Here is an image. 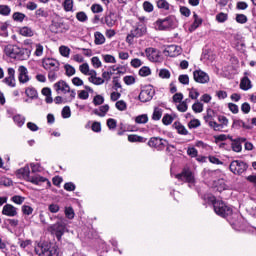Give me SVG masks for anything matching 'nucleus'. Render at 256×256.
Wrapping results in <instances>:
<instances>
[{
  "label": "nucleus",
  "mask_w": 256,
  "mask_h": 256,
  "mask_svg": "<svg viewBox=\"0 0 256 256\" xmlns=\"http://www.w3.org/2000/svg\"><path fill=\"white\" fill-rule=\"evenodd\" d=\"M53 87L57 95H67V93H70L68 97L64 98V103H71V101L77 97V92H75V90H71V87L69 84H67V82H65V80L56 82Z\"/></svg>",
  "instance_id": "f257e3e1"
},
{
  "label": "nucleus",
  "mask_w": 256,
  "mask_h": 256,
  "mask_svg": "<svg viewBox=\"0 0 256 256\" xmlns=\"http://www.w3.org/2000/svg\"><path fill=\"white\" fill-rule=\"evenodd\" d=\"M208 201L212 203L216 215H219L220 217H229V215L233 214V209L225 204V202L216 200L215 196H208Z\"/></svg>",
  "instance_id": "f03ea898"
},
{
  "label": "nucleus",
  "mask_w": 256,
  "mask_h": 256,
  "mask_svg": "<svg viewBox=\"0 0 256 256\" xmlns=\"http://www.w3.org/2000/svg\"><path fill=\"white\" fill-rule=\"evenodd\" d=\"M35 253L39 256H59V248L49 242H43L35 247Z\"/></svg>",
  "instance_id": "7ed1b4c3"
},
{
  "label": "nucleus",
  "mask_w": 256,
  "mask_h": 256,
  "mask_svg": "<svg viewBox=\"0 0 256 256\" xmlns=\"http://www.w3.org/2000/svg\"><path fill=\"white\" fill-rule=\"evenodd\" d=\"M67 228V219L60 217L59 221L49 227L50 233L55 235L58 241H61V237H63L65 233V229Z\"/></svg>",
  "instance_id": "20e7f679"
},
{
  "label": "nucleus",
  "mask_w": 256,
  "mask_h": 256,
  "mask_svg": "<svg viewBox=\"0 0 256 256\" xmlns=\"http://www.w3.org/2000/svg\"><path fill=\"white\" fill-rule=\"evenodd\" d=\"M154 25L158 31H167V29H175L177 27V20L174 16H168L164 19L157 20Z\"/></svg>",
  "instance_id": "39448f33"
},
{
  "label": "nucleus",
  "mask_w": 256,
  "mask_h": 256,
  "mask_svg": "<svg viewBox=\"0 0 256 256\" xmlns=\"http://www.w3.org/2000/svg\"><path fill=\"white\" fill-rule=\"evenodd\" d=\"M25 51L27 50H21L17 48V46L13 45H7L4 48V53L7 55V57H11V59H29V55H25ZM21 55H25L21 58Z\"/></svg>",
  "instance_id": "423d86ee"
},
{
  "label": "nucleus",
  "mask_w": 256,
  "mask_h": 256,
  "mask_svg": "<svg viewBox=\"0 0 256 256\" xmlns=\"http://www.w3.org/2000/svg\"><path fill=\"white\" fill-rule=\"evenodd\" d=\"M149 147H153L154 149H157L158 151H163L167 147V151H169V147H173V145H169V142L163 138L159 137H152L148 141Z\"/></svg>",
  "instance_id": "0eeeda50"
},
{
  "label": "nucleus",
  "mask_w": 256,
  "mask_h": 256,
  "mask_svg": "<svg viewBox=\"0 0 256 256\" xmlns=\"http://www.w3.org/2000/svg\"><path fill=\"white\" fill-rule=\"evenodd\" d=\"M155 96V88L152 85L144 86L138 96L139 101L147 103Z\"/></svg>",
  "instance_id": "6e6552de"
},
{
  "label": "nucleus",
  "mask_w": 256,
  "mask_h": 256,
  "mask_svg": "<svg viewBox=\"0 0 256 256\" xmlns=\"http://www.w3.org/2000/svg\"><path fill=\"white\" fill-rule=\"evenodd\" d=\"M247 163L241 160H234L230 163V171L234 173V175H242L247 171Z\"/></svg>",
  "instance_id": "1a4fd4ad"
},
{
  "label": "nucleus",
  "mask_w": 256,
  "mask_h": 256,
  "mask_svg": "<svg viewBox=\"0 0 256 256\" xmlns=\"http://www.w3.org/2000/svg\"><path fill=\"white\" fill-rule=\"evenodd\" d=\"M144 33H147V28L145 26H138L130 31L126 37V41L131 45L133 44L134 37H143Z\"/></svg>",
  "instance_id": "9d476101"
},
{
  "label": "nucleus",
  "mask_w": 256,
  "mask_h": 256,
  "mask_svg": "<svg viewBox=\"0 0 256 256\" xmlns=\"http://www.w3.org/2000/svg\"><path fill=\"white\" fill-rule=\"evenodd\" d=\"M60 65L59 61L53 58H45L42 61V67H44L46 71H59Z\"/></svg>",
  "instance_id": "9b49d317"
},
{
  "label": "nucleus",
  "mask_w": 256,
  "mask_h": 256,
  "mask_svg": "<svg viewBox=\"0 0 256 256\" xmlns=\"http://www.w3.org/2000/svg\"><path fill=\"white\" fill-rule=\"evenodd\" d=\"M178 181H186V183H195V176L191 170L184 169L182 173L176 175Z\"/></svg>",
  "instance_id": "f8f14e48"
},
{
  "label": "nucleus",
  "mask_w": 256,
  "mask_h": 256,
  "mask_svg": "<svg viewBox=\"0 0 256 256\" xmlns=\"http://www.w3.org/2000/svg\"><path fill=\"white\" fill-rule=\"evenodd\" d=\"M193 77L196 83H201V84L209 83V74L204 72L203 70H195L193 72Z\"/></svg>",
  "instance_id": "ddd939ff"
},
{
  "label": "nucleus",
  "mask_w": 256,
  "mask_h": 256,
  "mask_svg": "<svg viewBox=\"0 0 256 256\" xmlns=\"http://www.w3.org/2000/svg\"><path fill=\"white\" fill-rule=\"evenodd\" d=\"M145 53L149 61H152L153 63H157L161 59V53L155 48H147Z\"/></svg>",
  "instance_id": "4468645a"
},
{
  "label": "nucleus",
  "mask_w": 256,
  "mask_h": 256,
  "mask_svg": "<svg viewBox=\"0 0 256 256\" xmlns=\"http://www.w3.org/2000/svg\"><path fill=\"white\" fill-rule=\"evenodd\" d=\"M18 81L20 83H29L30 79L29 78V70H27V67L25 66H19L18 67Z\"/></svg>",
  "instance_id": "2eb2a0df"
},
{
  "label": "nucleus",
  "mask_w": 256,
  "mask_h": 256,
  "mask_svg": "<svg viewBox=\"0 0 256 256\" xmlns=\"http://www.w3.org/2000/svg\"><path fill=\"white\" fill-rule=\"evenodd\" d=\"M102 23H105L107 27H115L117 25V14L110 12L101 19Z\"/></svg>",
  "instance_id": "dca6fc26"
},
{
  "label": "nucleus",
  "mask_w": 256,
  "mask_h": 256,
  "mask_svg": "<svg viewBox=\"0 0 256 256\" xmlns=\"http://www.w3.org/2000/svg\"><path fill=\"white\" fill-rule=\"evenodd\" d=\"M7 77L3 79V83L8 87H15V70L13 68L7 69Z\"/></svg>",
  "instance_id": "f3484780"
},
{
  "label": "nucleus",
  "mask_w": 256,
  "mask_h": 256,
  "mask_svg": "<svg viewBox=\"0 0 256 256\" xmlns=\"http://www.w3.org/2000/svg\"><path fill=\"white\" fill-rule=\"evenodd\" d=\"M2 215H6V217H17V208L11 204H6L3 207Z\"/></svg>",
  "instance_id": "a211bd4d"
},
{
  "label": "nucleus",
  "mask_w": 256,
  "mask_h": 256,
  "mask_svg": "<svg viewBox=\"0 0 256 256\" xmlns=\"http://www.w3.org/2000/svg\"><path fill=\"white\" fill-rule=\"evenodd\" d=\"M182 52L180 46L170 45L166 48L165 53H167L168 57H179V54Z\"/></svg>",
  "instance_id": "6ab92c4d"
},
{
  "label": "nucleus",
  "mask_w": 256,
  "mask_h": 256,
  "mask_svg": "<svg viewBox=\"0 0 256 256\" xmlns=\"http://www.w3.org/2000/svg\"><path fill=\"white\" fill-rule=\"evenodd\" d=\"M16 173L18 177H22L25 181H29L31 177V169L29 168V165H25L23 168L18 169Z\"/></svg>",
  "instance_id": "aec40b11"
},
{
  "label": "nucleus",
  "mask_w": 256,
  "mask_h": 256,
  "mask_svg": "<svg viewBox=\"0 0 256 256\" xmlns=\"http://www.w3.org/2000/svg\"><path fill=\"white\" fill-rule=\"evenodd\" d=\"M108 112H109L108 104L100 106L99 110L97 109L93 110L94 115H97L98 117H105Z\"/></svg>",
  "instance_id": "412c9836"
},
{
  "label": "nucleus",
  "mask_w": 256,
  "mask_h": 256,
  "mask_svg": "<svg viewBox=\"0 0 256 256\" xmlns=\"http://www.w3.org/2000/svg\"><path fill=\"white\" fill-rule=\"evenodd\" d=\"M205 121L209 124V127H211L212 129H214V131H221L223 128L220 124H218L215 121L211 120V116H205Z\"/></svg>",
  "instance_id": "4be33fe9"
},
{
  "label": "nucleus",
  "mask_w": 256,
  "mask_h": 256,
  "mask_svg": "<svg viewBox=\"0 0 256 256\" xmlns=\"http://www.w3.org/2000/svg\"><path fill=\"white\" fill-rule=\"evenodd\" d=\"M173 127H174V129H176V131H177V133H179V135H188L189 134V131H187V128H185L183 126V124H181V122H174Z\"/></svg>",
  "instance_id": "5701e85b"
},
{
  "label": "nucleus",
  "mask_w": 256,
  "mask_h": 256,
  "mask_svg": "<svg viewBox=\"0 0 256 256\" xmlns=\"http://www.w3.org/2000/svg\"><path fill=\"white\" fill-rule=\"evenodd\" d=\"M28 181L30 183H33V185H41V183H45V181H47V178H45L43 176L36 175V176H30Z\"/></svg>",
  "instance_id": "b1692460"
},
{
  "label": "nucleus",
  "mask_w": 256,
  "mask_h": 256,
  "mask_svg": "<svg viewBox=\"0 0 256 256\" xmlns=\"http://www.w3.org/2000/svg\"><path fill=\"white\" fill-rule=\"evenodd\" d=\"M94 43L95 45H103L105 44V35L103 33L97 31L94 33Z\"/></svg>",
  "instance_id": "393cba45"
},
{
  "label": "nucleus",
  "mask_w": 256,
  "mask_h": 256,
  "mask_svg": "<svg viewBox=\"0 0 256 256\" xmlns=\"http://www.w3.org/2000/svg\"><path fill=\"white\" fill-rule=\"evenodd\" d=\"M251 87H252L251 80L248 77L242 78L240 82V89H242V91H249Z\"/></svg>",
  "instance_id": "a878e982"
},
{
  "label": "nucleus",
  "mask_w": 256,
  "mask_h": 256,
  "mask_svg": "<svg viewBox=\"0 0 256 256\" xmlns=\"http://www.w3.org/2000/svg\"><path fill=\"white\" fill-rule=\"evenodd\" d=\"M156 5L158 9H162L163 11H169L171 9V4L167 0H157Z\"/></svg>",
  "instance_id": "bb28decb"
},
{
  "label": "nucleus",
  "mask_w": 256,
  "mask_h": 256,
  "mask_svg": "<svg viewBox=\"0 0 256 256\" xmlns=\"http://www.w3.org/2000/svg\"><path fill=\"white\" fill-rule=\"evenodd\" d=\"M193 18H194V22L191 25V31H195V29H197L203 23V20L199 18V16L195 12L193 14Z\"/></svg>",
  "instance_id": "cd10ccee"
},
{
  "label": "nucleus",
  "mask_w": 256,
  "mask_h": 256,
  "mask_svg": "<svg viewBox=\"0 0 256 256\" xmlns=\"http://www.w3.org/2000/svg\"><path fill=\"white\" fill-rule=\"evenodd\" d=\"M25 94L30 98V99H37L39 94L37 93V90L33 87H28L25 90Z\"/></svg>",
  "instance_id": "c85d7f7f"
},
{
  "label": "nucleus",
  "mask_w": 256,
  "mask_h": 256,
  "mask_svg": "<svg viewBox=\"0 0 256 256\" xmlns=\"http://www.w3.org/2000/svg\"><path fill=\"white\" fill-rule=\"evenodd\" d=\"M0 15H2V17H9V15H11V7L5 4L0 5Z\"/></svg>",
  "instance_id": "c756f323"
},
{
  "label": "nucleus",
  "mask_w": 256,
  "mask_h": 256,
  "mask_svg": "<svg viewBox=\"0 0 256 256\" xmlns=\"http://www.w3.org/2000/svg\"><path fill=\"white\" fill-rule=\"evenodd\" d=\"M20 35H22L23 37H33L34 32L33 29L24 26L20 29Z\"/></svg>",
  "instance_id": "7c9ffc66"
},
{
  "label": "nucleus",
  "mask_w": 256,
  "mask_h": 256,
  "mask_svg": "<svg viewBox=\"0 0 256 256\" xmlns=\"http://www.w3.org/2000/svg\"><path fill=\"white\" fill-rule=\"evenodd\" d=\"M163 117V109L156 107L154 108L152 119L153 121H159Z\"/></svg>",
  "instance_id": "2f4dec72"
},
{
  "label": "nucleus",
  "mask_w": 256,
  "mask_h": 256,
  "mask_svg": "<svg viewBox=\"0 0 256 256\" xmlns=\"http://www.w3.org/2000/svg\"><path fill=\"white\" fill-rule=\"evenodd\" d=\"M26 15L21 12H14L12 15L13 21H16V23H23L25 21Z\"/></svg>",
  "instance_id": "473e14b6"
},
{
  "label": "nucleus",
  "mask_w": 256,
  "mask_h": 256,
  "mask_svg": "<svg viewBox=\"0 0 256 256\" xmlns=\"http://www.w3.org/2000/svg\"><path fill=\"white\" fill-rule=\"evenodd\" d=\"M128 141L130 143H143V141H145V138L135 134H131L128 136Z\"/></svg>",
  "instance_id": "72a5a7b5"
},
{
  "label": "nucleus",
  "mask_w": 256,
  "mask_h": 256,
  "mask_svg": "<svg viewBox=\"0 0 256 256\" xmlns=\"http://www.w3.org/2000/svg\"><path fill=\"white\" fill-rule=\"evenodd\" d=\"M232 150L235 153H241V151H243V146L241 145V143L237 140H233L232 144H231Z\"/></svg>",
  "instance_id": "f704fd0d"
},
{
  "label": "nucleus",
  "mask_w": 256,
  "mask_h": 256,
  "mask_svg": "<svg viewBox=\"0 0 256 256\" xmlns=\"http://www.w3.org/2000/svg\"><path fill=\"white\" fill-rule=\"evenodd\" d=\"M13 121L16 123V125H18V127H23V125H25V117L19 114L13 117Z\"/></svg>",
  "instance_id": "c9c22d12"
},
{
  "label": "nucleus",
  "mask_w": 256,
  "mask_h": 256,
  "mask_svg": "<svg viewBox=\"0 0 256 256\" xmlns=\"http://www.w3.org/2000/svg\"><path fill=\"white\" fill-rule=\"evenodd\" d=\"M192 110L194 113H203V103L199 102L197 100L193 105H192Z\"/></svg>",
  "instance_id": "e433bc0d"
},
{
  "label": "nucleus",
  "mask_w": 256,
  "mask_h": 256,
  "mask_svg": "<svg viewBox=\"0 0 256 256\" xmlns=\"http://www.w3.org/2000/svg\"><path fill=\"white\" fill-rule=\"evenodd\" d=\"M148 121H149V117L147 116V114H142L135 118V122L140 125L141 124L145 125V123H147Z\"/></svg>",
  "instance_id": "4c0bfd02"
},
{
  "label": "nucleus",
  "mask_w": 256,
  "mask_h": 256,
  "mask_svg": "<svg viewBox=\"0 0 256 256\" xmlns=\"http://www.w3.org/2000/svg\"><path fill=\"white\" fill-rule=\"evenodd\" d=\"M76 19L77 21H80V23H85V21H87L89 17L87 16V13H85L84 11H80L76 14Z\"/></svg>",
  "instance_id": "58836bf2"
},
{
  "label": "nucleus",
  "mask_w": 256,
  "mask_h": 256,
  "mask_svg": "<svg viewBox=\"0 0 256 256\" xmlns=\"http://www.w3.org/2000/svg\"><path fill=\"white\" fill-rule=\"evenodd\" d=\"M88 80L90 81V83H93L94 85H103V83H105V79L97 76L89 77Z\"/></svg>",
  "instance_id": "ea45409f"
},
{
  "label": "nucleus",
  "mask_w": 256,
  "mask_h": 256,
  "mask_svg": "<svg viewBox=\"0 0 256 256\" xmlns=\"http://www.w3.org/2000/svg\"><path fill=\"white\" fill-rule=\"evenodd\" d=\"M115 107L118 111H127V102L124 100L117 101Z\"/></svg>",
  "instance_id": "a19ab883"
},
{
  "label": "nucleus",
  "mask_w": 256,
  "mask_h": 256,
  "mask_svg": "<svg viewBox=\"0 0 256 256\" xmlns=\"http://www.w3.org/2000/svg\"><path fill=\"white\" fill-rule=\"evenodd\" d=\"M64 213L67 219H75V211L73 210V207H66Z\"/></svg>",
  "instance_id": "79ce46f5"
},
{
  "label": "nucleus",
  "mask_w": 256,
  "mask_h": 256,
  "mask_svg": "<svg viewBox=\"0 0 256 256\" xmlns=\"http://www.w3.org/2000/svg\"><path fill=\"white\" fill-rule=\"evenodd\" d=\"M139 75L141 77H149V75H151V68L147 67V66H143L140 70H139Z\"/></svg>",
  "instance_id": "37998d69"
},
{
  "label": "nucleus",
  "mask_w": 256,
  "mask_h": 256,
  "mask_svg": "<svg viewBox=\"0 0 256 256\" xmlns=\"http://www.w3.org/2000/svg\"><path fill=\"white\" fill-rule=\"evenodd\" d=\"M103 103H105V98L101 95H96L93 98V104L97 107L99 105H103Z\"/></svg>",
  "instance_id": "c03bdc74"
},
{
  "label": "nucleus",
  "mask_w": 256,
  "mask_h": 256,
  "mask_svg": "<svg viewBox=\"0 0 256 256\" xmlns=\"http://www.w3.org/2000/svg\"><path fill=\"white\" fill-rule=\"evenodd\" d=\"M11 201H13V203H15L16 205H23V203L25 202V197L15 195L11 198Z\"/></svg>",
  "instance_id": "a18cd8bd"
},
{
  "label": "nucleus",
  "mask_w": 256,
  "mask_h": 256,
  "mask_svg": "<svg viewBox=\"0 0 256 256\" xmlns=\"http://www.w3.org/2000/svg\"><path fill=\"white\" fill-rule=\"evenodd\" d=\"M59 51L62 57H69L71 53V49H69L67 46H60Z\"/></svg>",
  "instance_id": "49530a36"
},
{
  "label": "nucleus",
  "mask_w": 256,
  "mask_h": 256,
  "mask_svg": "<svg viewBox=\"0 0 256 256\" xmlns=\"http://www.w3.org/2000/svg\"><path fill=\"white\" fill-rule=\"evenodd\" d=\"M30 167L32 169V173H41V171H43V168L39 163H30Z\"/></svg>",
  "instance_id": "de8ad7c7"
},
{
  "label": "nucleus",
  "mask_w": 256,
  "mask_h": 256,
  "mask_svg": "<svg viewBox=\"0 0 256 256\" xmlns=\"http://www.w3.org/2000/svg\"><path fill=\"white\" fill-rule=\"evenodd\" d=\"M189 129H197V127H201V121L199 119H193L188 123Z\"/></svg>",
  "instance_id": "09e8293b"
},
{
  "label": "nucleus",
  "mask_w": 256,
  "mask_h": 256,
  "mask_svg": "<svg viewBox=\"0 0 256 256\" xmlns=\"http://www.w3.org/2000/svg\"><path fill=\"white\" fill-rule=\"evenodd\" d=\"M64 11H73V0H65L63 3Z\"/></svg>",
  "instance_id": "8fccbe9b"
},
{
  "label": "nucleus",
  "mask_w": 256,
  "mask_h": 256,
  "mask_svg": "<svg viewBox=\"0 0 256 256\" xmlns=\"http://www.w3.org/2000/svg\"><path fill=\"white\" fill-rule=\"evenodd\" d=\"M163 125H171L173 123V116L165 114L162 118Z\"/></svg>",
  "instance_id": "3c124183"
},
{
  "label": "nucleus",
  "mask_w": 256,
  "mask_h": 256,
  "mask_svg": "<svg viewBox=\"0 0 256 256\" xmlns=\"http://www.w3.org/2000/svg\"><path fill=\"white\" fill-rule=\"evenodd\" d=\"M62 117L63 119H69L71 117V108L69 106H65L62 109Z\"/></svg>",
  "instance_id": "603ef678"
},
{
  "label": "nucleus",
  "mask_w": 256,
  "mask_h": 256,
  "mask_svg": "<svg viewBox=\"0 0 256 256\" xmlns=\"http://www.w3.org/2000/svg\"><path fill=\"white\" fill-rule=\"evenodd\" d=\"M48 13L47 11H45V9L40 8L38 10L35 11V16L37 19H39L40 17H48Z\"/></svg>",
  "instance_id": "864d4df0"
},
{
  "label": "nucleus",
  "mask_w": 256,
  "mask_h": 256,
  "mask_svg": "<svg viewBox=\"0 0 256 256\" xmlns=\"http://www.w3.org/2000/svg\"><path fill=\"white\" fill-rule=\"evenodd\" d=\"M189 97L190 99H193V100L199 99V91H197V89L195 88H191L189 90Z\"/></svg>",
  "instance_id": "5fc2aeb1"
},
{
  "label": "nucleus",
  "mask_w": 256,
  "mask_h": 256,
  "mask_svg": "<svg viewBox=\"0 0 256 256\" xmlns=\"http://www.w3.org/2000/svg\"><path fill=\"white\" fill-rule=\"evenodd\" d=\"M65 71L68 77H72V75H75V68L69 64L65 65Z\"/></svg>",
  "instance_id": "6e6d98bb"
},
{
  "label": "nucleus",
  "mask_w": 256,
  "mask_h": 256,
  "mask_svg": "<svg viewBox=\"0 0 256 256\" xmlns=\"http://www.w3.org/2000/svg\"><path fill=\"white\" fill-rule=\"evenodd\" d=\"M178 81L182 83V85H189V75L182 74L179 76Z\"/></svg>",
  "instance_id": "4d7b16f0"
},
{
  "label": "nucleus",
  "mask_w": 256,
  "mask_h": 256,
  "mask_svg": "<svg viewBox=\"0 0 256 256\" xmlns=\"http://www.w3.org/2000/svg\"><path fill=\"white\" fill-rule=\"evenodd\" d=\"M218 121H219L222 129L224 127H227V125H229V119H227V117H225V116H218Z\"/></svg>",
  "instance_id": "13d9d810"
},
{
  "label": "nucleus",
  "mask_w": 256,
  "mask_h": 256,
  "mask_svg": "<svg viewBox=\"0 0 256 256\" xmlns=\"http://www.w3.org/2000/svg\"><path fill=\"white\" fill-rule=\"evenodd\" d=\"M59 70H50L48 71V79L53 82L57 80V73Z\"/></svg>",
  "instance_id": "bf43d9fd"
},
{
  "label": "nucleus",
  "mask_w": 256,
  "mask_h": 256,
  "mask_svg": "<svg viewBox=\"0 0 256 256\" xmlns=\"http://www.w3.org/2000/svg\"><path fill=\"white\" fill-rule=\"evenodd\" d=\"M143 9L147 13H151V12H153V4L151 2H149V1H145L143 3Z\"/></svg>",
  "instance_id": "052dcab7"
},
{
  "label": "nucleus",
  "mask_w": 256,
  "mask_h": 256,
  "mask_svg": "<svg viewBox=\"0 0 256 256\" xmlns=\"http://www.w3.org/2000/svg\"><path fill=\"white\" fill-rule=\"evenodd\" d=\"M247 16L245 14H238L236 16L237 23H240L241 25L245 24L247 22Z\"/></svg>",
  "instance_id": "680f3d73"
},
{
  "label": "nucleus",
  "mask_w": 256,
  "mask_h": 256,
  "mask_svg": "<svg viewBox=\"0 0 256 256\" xmlns=\"http://www.w3.org/2000/svg\"><path fill=\"white\" fill-rule=\"evenodd\" d=\"M92 13H103V6L99 4H93L91 6Z\"/></svg>",
  "instance_id": "e2e57ef3"
},
{
  "label": "nucleus",
  "mask_w": 256,
  "mask_h": 256,
  "mask_svg": "<svg viewBox=\"0 0 256 256\" xmlns=\"http://www.w3.org/2000/svg\"><path fill=\"white\" fill-rule=\"evenodd\" d=\"M173 103H181L183 102V93H176L172 97Z\"/></svg>",
  "instance_id": "0e129e2a"
},
{
  "label": "nucleus",
  "mask_w": 256,
  "mask_h": 256,
  "mask_svg": "<svg viewBox=\"0 0 256 256\" xmlns=\"http://www.w3.org/2000/svg\"><path fill=\"white\" fill-rule=\"evenodd\" d=\"M79 70L83 75H88L89 74V64L84 63L79 66Z\"/></svg>",
  "instance_id": "69168bd1"
},
{
  "label": "nucleus",
  "mask_w": 256,
  "mask_h": 256,
  "mask_svg": "<svg viewBox=\"0 0 256 256\" xmlns=\"http://www.w3.org/2000/svg\"><path fill=\"white\" fill-rule=\"evenodd\" d=\"M227 20V14L221 12L216 16V21H218V23H225V21Z\"/></svg>",
  "instance_id": "338daca9"
},
{
  "label": "nucleus",
  "mask_w": 256,
  "mask_h": 256,
  "mask_svg": "<svg viewBox=\"0 0 256 256\" xmlns=\"http://www.w3.org/2000/svg\"><path fill=\"white\" fill-rule=\"evenodd\" d=\"M59 205L58 204H50L48 206V210L50 211V213H59Z\"/></svg>",
  "instance_id": "774afa93"
}]
</instances>
